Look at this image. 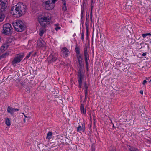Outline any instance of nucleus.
Listing matches in <instances>:
<instances>
[{
  "label": "nucleus",
  "instance_id": "obj_1",
  "mask_svg": "<svg viewBox=\"0 0 151 151\" xmlns=\"http://www.w3.org/2000/svg\"><path fill=\"white\" fill-rule=\"evenodd\" d=\"M27 8L23 3H19L11 8V14L16 17H19L25 14Z\"/></svg>",
  "mask_w": 151,
  "mask_h": 151
},
{
  "label": "nucleus",
  "instance_id": "obj_2",
  "mask_svg": "<svg viewBox=\"0 0 151 151\" xmlns=\"http://www.w3.org/2000/svg\"><path fill=\"white\" fill-rule=\"evenodd\" d=\"M13 25L15 30L18 32H22L25 30L26 26L20 20H18L13 23Z\"/></svg>",
  "mask_w": 151,
  "mask_h": 151
},
{
  "label": "nucleus",
  "instance_id": "obj_3",
  "mask_svg": "<svg viewBox=\"0 0 151 151\" xmlns=\"http://www.w3.org/2000/svg\"><path fill=\"white\" fill-rule=\"evenodd\" d=\"M50 18L48 16H39L37 19V20L40 25L44 28H45L48 24H50Z\"/></svg>",
  "mask_w": 151,
  "mask_h": 151
},
{
  "label": "nucleus",
  "instance_id": "obj_4",
  "mask_svg": "<svg viewBox=\"0 0 151 151\" xmlns=\"http://www.w3.org/2000/svg\"><path fill=\"white\" fill-rule=\"evenodd\" d=\"M3 34L8 35L12 34V28L10 24L8 23L4 24L3 25Z\"/></svg>",
  "mask_w": 151,
  "mask_h": 151
},
{
  "label": "nucleus",
  "instance_id": "obj_5",
  "mask_svg": "<svg viewBox=\"0 0 151 151\" xmlns=\"http://www.w3.org/2000/svg\"><path fill=\"white\" fill-rule=\"evenodd\" d=\"M23 54H19L17 55L14 58L12 62V65H14L20 63L24 57Z\"/></svg>",
  "mask_w": 151,
  "mask_h": 151
},
{
  "label": "nucleus",
  "instance_id": "obj_6",
  "mask_svg": "<svg viewBox=\"0 0 151 151\" xmlns=\"http://www.w3.org/2000/svg\"><path fill=\"white\" fill-rule=\"evenodd\" d=\"M77 59L78 61V65L79 69L78 70L83 71L84 68V63L83 61V59L81 55H76Z\"/></svg>",
  "mask_w": 151,
  "mask_h": 151
},
{
  "label": "nucleus",
  "instance_id": "obj_7",
  "mask_svg": "<svg viewBox=\"0 0 151 151\" xmlns=\"http://www.w3.org/2000/svg\"><path fill=\"white\" fill-rule=\"evenodd\" d=\"M7 0H0V11L4 12L6 9Z\"/></svg>",
  "mask_w": 151,
  "mask_h": 151
},
{
  "label": "nucleus",
  "instance_id": "obj_8",
  "mask_svg": "<svg viewBox=\"0 0 151 151\" xmlns=\"http://www.w3.org/2000/svg\"><path fill=\"white\" fill-rule=\"evenodd\" d=\"M87 46H86L84 48V55L85 63L86 64V69H88V60H89V55L87 51Z\"/></svg>",
  "mask_w": 151,
  "mask_h": 151
},
{
  "label": "nucleus",
  "instance_id": "obj_9",
  "mask_svg": "<svg viewBox=\"0 0 151 151\" xmlns=\"http://www.w3.org/2000/svg\"><path fill=\"white\" fill-rule=\"evenodd\" d=\"M45 8L47 10H52L54 7L55 5L51 2L43 4Z\"/></svg>",
  "mask_w": 151,
  "mask_h": 151
},
{
  "label": "nucleus",
  "instance_id": "obj_10",
  "mask_svg": "<svg viewBox=\"0 0 151 151\" xmlns=\"http://www.w3.org/2000/svg\"><path fill=\"white\" fill-rule=\"evenodd\" d=\"M57 58L52 54L50 55L47 59L49 63H51L52 62L55 61L57 60Z\"/></svg>",
  "mask_w": 151,
  "mask_h": 151
},
{
  "label": "nucleus",
  "instance_id": "obj_11",
  "mask_svg": "<svg viewBox=\"0 0 151 151\" xmlns=\"http://www.w3.org/2000/svg\"><path fill=\"white\" fill-rule=\"evenodd\" d=\"M37 45L38 47H45V43L42 38H40L37 40Z\"/></svg>",
  "mask_w": 151,
  "mask_h": 151
},
{
  "label": "nucleus",
  "instance_id": "obj_12",
  "mask_svg": "<svg viewBox=\"0 0 151 151\" xmlns=\"http://www.w3.org/2000/svg\"><path fill=\"white\" fill-rule=\"evenodd\" d=\"M83 71L78 70V78L79 81H83L84 77V75L82 72Z\"/></svg>",
  "mask_w": 151,
  "mask_h": 151
},
{
  "label": "nucleus",
  "instance_id": "obj_13",
  "mask_svg": "<svg viewBox=\"0 0 151 151\" xmlns=\"http://www.w3.org/2000/svg\"><path fill=\"white\" fill-rule=\"evenodd\" d=\"M19 110L18 109L13 108L9 106L7 107V112L12 115H13L15 111H17Z\"/></svg>",
  "mask_w": 151,
  "mask_h": 151
},
{
  "label": "nucleus",
  "instance_id": "obj_14",
  "mask_svg": "<svg viewBox=\"0 0 151 151\" xmlns=\"http://www.w3.org/2000/svg\"><path fill=\"white\" fill-rule=\"evenodd\" d=\"M9 45V43L7 42L3 44L1 47L0 49V52H3L6 50Z\"/></svg>",
  "mask_w": 151,
  "mask_h": 151
},
{
  "label": "nucleus",
  "instance_id": "obj_15",
  "mask_svg": "<svg viewBox=\"0 0 151 151\" xmlns=\"http://www.w3.org/2000/svg\"><path fill=\"white\" fill-rule=\"evenodd\" d=\"M85 130V123H83L82 124V126L79 125L78 127H77V131L78 132H80L81 131H82L84 132Z\"/></svg>",
  "mask_w": 151,
  "mask_h": 151
},
{
  "label": "nucleus",
  "instance_id": "obj_16",
  "mask_svg": "<svg viewBox=\"0 0 151 151\" xmlns=\"http://www.w3.org/2000/svg\"><path fill=\"white\" fill-rule=\"evenodd\" d=\"M62 53L63 55L65 57H67L68 56L69 50L66 48L64 47L62 49Z\"/></svg>",
  "mask_w": 151,
  "mask_h": 151
},
{
  "label": "nucleus",
  "instance_id": "obj_17",
  "mask_svg": "<svg viewBox=\"0 0 151 151\" xmlns=\"http://www.w3.org/2000/svg\"><path fill=\"white\" fill-rule=\"evenodd\" d=\"M81 111L82 114H86V112L85 109L84 108V105L81 104L80 106Z\"/></svg>",
  "mask_w": 151,
  "mask_h": 151
},
{
  "label": "nucleus",
  "instance_id": "obj_18",
  "mask_svg": "<svg viewBox=\"0 0 151 151\" xmlns=\"http://www.w3.org/2000/svg\"><path fill=\"white\" fill-rule=\"evenodd\" d=\"M39 31L40 32L39 35L40 36H42L43 35L45 31V29L44 27H43V28H42L40 29Z\"/></svg>",
  "mask_w": 151,
  "mask_h": 151
},
{
  "label": "nucleus",
  "instance_id": "obj_19",
  "mask_svg": "<svg viewBox=\"0 0 151 151\" xmlns=\"http://www.w3.org/2000/svg\"><path fill=\"white\" fill-rule=\"evenodd\" d=\"M9 53V52H6L5 53L1 55L0 56V60L2 58H5L6 56H8Z\"/></svg>",
  "mask_w": 151,
  "mask_h": 151
},
{
  "label": "nucleus",
  "instance_id": "obj_20",
  "mask_svg": "<svg viewBox=\"0 0 151 151\" xmlns=\"http://www.w3.org/2000/svg\"><path fill=\"white\" fill-rule=\"evenodd\" d=\"M5 17V16L3 13L0 12V22L3 21Z\"/></svg>",
  "mask_w": 151,
  "mask_h": 151
},
{
  "label": "nucleus",
  "instance_id": "obj_21",
  "mask_svg": "<svg viewBox=\"0 0 151 151\" xmlns=\"http://www.w3.org/2000/svg\"><path fill=\"white\" fill-rule=\"evenodd\" d=\"M129 147V148L130 151H139V150L138 149L135 147H131L130 146Z\"/></svg>",
  "mask_w": 151,
  "mask_h": 151
},
{
  "label": "nucleus",
  "instance_id": "obj_22",
  "mask_svg": "<svg viewBox=\"0 0 151 151\" xmlns=\"http://www.w3.org/2000/svg\"><path fill=\"white\" fill-rule=\"evenodd\" d=\"M5 123L8 126H9L11 125L10 120L9 118H7L5 119Z\"/></svg>",
  "mask_w": 151,
  "mask_h": 151
},
{
  "label": "nucleus",
  "instance_id": "obj_23",
  "mask_svg": "<svg viewBox=\"0 0 151 151\" xmlns=\"http://www.w3.org/2000/svg\"><path fill=\"white\" fill-rule=\"evenodd\" d=\"M63 1V5L62 7V10L64 11H65L67 10V7L66 6V3L65 2Z\"/></svg>",
  "mask_w": 151,
  "mask_h": 151
},
{
  "label": "nucleus",
  "instance_id": "obj_24",
  "mask_svg": "<svg viewBox=\"0 0 151 151\" xmlns=\"http://www.w3.org/2000/svg\"><path fill=\"white\" fill-rule=\"evenodd\" d=\"M52 134L51 132H48L47 134L46 137V138L49 139H50L52 136Z\"/></svg>",
  "mask_w": 151,
  "mask_h": 151
},
{
  "label": "nucleus",
  "instance_id": "obj_25",
  "mask_svg": "<svg viewBox=\"0 0 151 151\" xmlns=\"http://www.w3.org/2000/svg\"><path fill=\"white\" fill-rule=\"evenodd\" d=\"M75 50L76 51V53L77 54V55H80L79 54H80V49L78 47H76L75 48Z\"/></svg>",
  "mask_w": 151,
  "mask_h": 151
},
{
  "label": "nucleus",
  "instance_id": "obj_26",
  "mask_svg": "<svg viewBox=\"0 0 151 151\" xmlns=\"http://www.w3.org/2000/svg\"><path fill=\"white\" fill-rule=\"evenodd\" d=\"M89 85L88 84H87L86 83V82H85L84 83V87L85 88V90H88V87L89 86Z\"/></svg>",
  "mask_w": 151,
  "mask_h": 151
},
{
  "label": "nucleus",
  "instance_id": "obj_27",
  "mask_svg": "<svg viewBox=\"0 0 151 151\" xmlns=\"http://www.w3.org/2000/svg\"><path fill=\"white\" fill-rule=\"evenodd\" d=\"M85 25L86 27V29H87L88 28V26L89 24V21H88V19H87V18H86V21L85 22Z\"/></svg>",
  "mask_w": 151,
  "mask_h": 151
},
{
  "label": "nucleus",
  "instance_id": "obj_28",
  "mask_svg": "<svg viewBox=\"0 0 151 151\" xmlns=\"http://www.w3.org/2000/svg\"><path fill=\"white\" fill-rule=\"evenodd\" d=\"M142 37L145 38V37L147 35L149 36H151V34L150 33H146V34H143L142 35Z\"/></svg>",
  "mask_w": 151,
  "mask_h": 151
},
{
  "label": "nucleus",
  "instance_id": "obj_29",
  "mask_svg": "<svg viewBox=\"0 0 151 151\" xmlns=\"http://www.w3.org/2000/svg\"><path fill=\"white\" fill-rule=\"evenodd\" d=\"M51 0H42V4L51 2Z\"/></svg>",
  "mask_w": 151,
  "mask_h": 151
},
{
  "label": "nucleus",
  "instance_id": "obj_30",
  "mask_svg": "<svg viewBox=\"0 0 151 151\" xmlns=\"http://www.w3.org/2000/svg\"><path fill=\"white\" fill-rule=\"evenodd\" d=\"M85 10L81 9V19H82L83 17V14L85 12Z\"/></svg>",
  "mask_w": 151,
  "mask_h": 151
},
{
  "label": "nucleus",
  "instance_id": "obj_31",
  "mask_svg": "<svg viewBox=\"0 0 151 151\" xmlns=\"http://www.w3.org/2000/svg\"><path fill=\"white\" fill-rule=\"evenodd\" d=\"M33 52L31 51L29 53V54H28L25 57V59H27L28 58L31 56V55L32 53Z\"/></svg>",
  "mask_w": 151,
  "mask_h": 151
},
{
  "label": "nucleus",
  "instance_id": "obj_32",
  "mask_svg": "<svg viewBox=\"0 0 151 151\" xmlns=\"http://www.w3.org/2000/svg\"><path fill=\"white\" fill-rule=\"evenodd\" d=\"M58 24H56L55 26L56 27L55 28V29L57 31L58 30H59L60 29L61 27H60L58 26Z\"/></svg>",
  "mask_w": 151,
  "mask_h": 151
},
{
  "label": "nucleus",
  "instance_id": "obj_33",
  "mask_svg": "<svg viewBox=\"0 0 151 151\" xmlns=\"http://www.w3.org/2000/svg\"><path fill=\"white\" fill-rule=\"evenodd\" d=\"M81 39L83 41L84 39V32L82 31L81 33Z\"/></svg>",
  "mask_w": 151,
  "mask_h": 151
},
{
  "label": "nucleus",
  "instance_id": "obj_34",
  "mask_svg": "<svg viewBox=\"0 0 151 151\" xmlns=\"http://www.w3.org/2000/svg\"><path fill=\"white\" fill-rule=\"evenodd\" d=\"M86 8V4H85L84 3L83 6L82 7L81 9H83L84 10H85Z\"/></svg>",
  "mask_w": 151,
  "mask_h": 151
},
{
  "label": "nucleus",
  "instance_id": "obj_35",
  "mask_svg": "<svg viewBox=\"0 0 151 151\" xmlns=\"http://www.w3.org/2000/svg\"><path fill=\"white\" fill-rule=\"evenodd\" d=\"M57 0H51V1L52 3H53V4L54 5V4L56 2Z\"/></svg>",
  "mask_w": 151,
  "mask_h": 151
},
{
  "label": "nucleus",
  "instance_id": "obj_36",
  "mask_svg": "<svg viewBox=\"0 0 151 151\" xmlns=\"http://www.w3.org/2000/svg\"><path fill=\"white\" fill-rule=\"evenodd\" d=\"M87 94H88V90H85V96H87Z\"/></svg>",
  "mask_w": 151,
  "mask_h": 151
},
{
  "label": "nucleus",
  "instance_id": "obj_37",
  "mask_svg": "<svg viewBox=\"0 0 151 151\" xmlns=\"http://www.w3.org/2000/svg\"><path fill=\"white\" fill-rule=\"evenodd\" d=\"M147 82V81L146 80H144V81H143V85H145V83Z\"/></svg>",
  "mask_w": 151,
  "mask_h": 151
},
{
  "label": "nucleus",
  "instance_id": "obj_38",
  "mask_svg": "<svg viewBox=\"0 0 151 151\" xmlns=\"http://www.w3.org/2000/svg\"><path fill=\"white\" fill-rule=\"evenodd\" d=\"M78 81V83L79 84V85L81 86V85L82 84V82L81 81Z\"/></svg>",
  "mask_w": 151,
  "mask_h": 151
},
{
  "label": "nucleus",
  "instance_id": "obj_39",
  "mask_svg": "<svg viewBox=\"0 0 151 151\" xmlns=\"http://www.w3.org/2000/svg\"><path fill=\"white\" fill-rule=\"evenodd\" d=\"M87 97V96H85V99H84V101L85 102H86V101Z\"/></svg>",
  "mask_w": 151,
  "mask_h": 151
},
{
  "label": "nucleus",
  "instance_id": "obj_40",
  "mask_svg": "<svg viewBox=\"0 0 151 151\" xmlns=\"http://www.w3.org/2000/svg\"><path fill=\"white\" fill-rule=\"evenodd\" d=\"M142 55L143 56H145V55H146V53H143V54H142Z\"/></svg>",
  "mask_w": 151,
  "mask_h": 151
},
{
  "label": "nucleus",
  "instance_id": "obj_41",
  "mask_svg": "<svg viewBox=\"0 0 151 151\" xmlns=\"http://www.w3.org/2000/svg\"><path fill=\"white\" fill-rule=\"evenodd\" d=\"M140 93L141 94H143V92L142 91H140Z\"/></svg>",
  "mask_w": 151,
  "mask_h": 151
},
{
  "label": "nucleus",
  "instance_id": "obj_42",
  "mask_svg": "<svg viewBox=\"0 0 151 151\" xmlns=\"http://www.w3.org/2000/svg\"><path fill=\"white\" fill-rule=\"evenodd\" d=\"M92 12V9H91V13H90V16H91V17Z\"/></svg>",
  "mask_w": 151,
  "mask_h": 151
},
{
  "label": "nucleus",
  "instance_id": "obj_43",
  "mask_svg": "<svg viewBox=\"0 0 151 151\" xmlns=\"http://www.w3.org/2000/svg\"><path fill=\"white\" fill-rule=\"evenodd\" d=\"M96 122H94L93 123V124L94 125V126H95L96 125Z\"/></svg>",
  "mask_w": 151,
  "mask_h": 151
},
{
  "label": "nucleus",
  "instance_id": "obj_44",
  "mask_svg": "<svg viewBox=\"0 0 151 151\" xmlns=\"http://www.w3.org/2000/svg\"><path fill=\"white\" fill-rule=\"evenodd\" d=\"M36 54V53H35V54H34V55H32V56H35V55Z\"/></svg>",
  "mask_w": 151,
  "mask_h": 151
},
{
  "label": "nucleus",
  "instance_id": "obj_45",
  "mask_svg": "<svg viewBox=\"0 0 151 151\" xmlns=\"http://www.w3.org/2000/svg\"><path fill=\"white\" fill-rule=\"evenodd\" d=\"M145 44L147 46H148L149 45V44H148V43H146Z\"/></svg>",
  "mask_w": 151,
  "mask_h": 151
},
{
  "label": "nucleus",
  "instance_id": "obj_46",
  "mask_svg": "<svg viewBox=\"0 0 151 151\" xmlns=\"http://www.w3.org/2000/svg\"><path fill=\"white\" fill-rule=\"evenodd\" d=\"M88 30H87V37L88 36Z\"/></svg>",
  "mask_w": 151,
  "mask_h": 151
},
{
  "label": "nucleus",
  "instance_id": "obj_47",
  "mask_svg": "<svg viewBox=\"0 0 151 151\" xmlns=\"http://www.w3.org/2000/svg\"><path fill=\"white\" fill-rule=\"evenodd\" d=\"M110 151H115V150L114 149H113L111 150H110Z\"/></svg>",
  "mask_w": 151,
  "mask_h": 151
},
{
  "label": "nucleus",
  "instance_id": "obj_48",
  "mask_svg": "<svg viewBox=\"0 0 151 151\" xmlns=\"http://www.w3.org/2000/svg\"><path fill=\"white\" fill-rule=\"evenodd\" d=\"M78 87L79 88H81V85H79L78 86Z\"/></svg>",
  "mask_w": 151,
  "mask_h": 151
},
{
  "label": "nucleus",
  "instance_id": "obj_49",
  "mask_svg": "<svg viewBox=\"0 0 151 151\" xmlns=\"http://www.w3.org/2000/svg\"><path fill=\"white\" fill-rule=\"evenodd\" d=\"M150 44H151V40H150Z\"/></svg>",
  "mask_w": 151,
  "mask_h": 151
},
{
  "label": "nucleus",
  "instance_id": "obj_50",
  "mask_svg": "<svg viewBox=\"0 0 151 151\" xmlns=\"http://www.w3.org/2000/svg\"><path fill=\"white\" fill-rule=\"evenodd\" d=\"M25 119H24V122H25Z\"/></svg>",
  "mask_w": 151,
  "mask_h": 151
},
{
  "label": "nucleus",
  "instance_id": "obj_51",
  "mask_svg": "<svg viewBox=\"0 0 151 151\" xmlns=\"http://www.w3.org/2000/svg\"><path fill=\"white\" fill-rule=\"evenodd\" d=\"M148 46V48H149V45H148V46Z\"/></svg>",
  "mask_w": 151,
  "mask_h": 151
},
{
  "label": "nucleus",
  "instance_id": "obj_52",
  "mask_svg": "<svg viewBox=\"0 0 151 151\" xmlns=\"http://www.w3.org/2000/svg\"><path fill=\"white\" fill-rule=\"evenodd\" d=\"M151 81V79L150 81L149 82Z\"/></svg>",
  "mask_w": 151,
  "mask_h": 151
},
{
  "label": "nucleus",
  "instance_id": "obj_53",
  "mask_svg": "<svg viewBox=\"0 0 151 151\" xmlns=\"http://www.w3.org/2000/svg\"><path fill=\"white\" fill-rule=\"evenodd\" d=\"M25 116V118H26V117H27H27L26 116Z\"/></svg>",
  "mask_w": 151,
  "mask_h": 151
},
{
  "label": "nucleus",
  "instance_id": "obj_54",
  "mask_svg": "<svg viewBox=\"0 0 151 151\" xmlns=\"http://www.w3.org/2000/svg\"><path fill=\"white\" fill-rule=\"evenodd\" d=\"M114 127V125H113V127Z\"/></svg>",
  "mask_w": 151,
  "mask_h": 151
},
{
  "label": "nucleus",
  "instance_id": "obj_55",
  "mask_svg": "<svg viewBox=\"0 0 151 151\" xmlns=\"http://www.w3.org/2000/svg\"><path fill=\"white\" fill-rule=\"evenodd\" d=\"M91 127V125H90V128Z\"/></svg>",
  "mask_w": 151,
  "mask_h": 151
},
{
  "label": "nucleus",
  "instance_id": "obj_56",
  "mask_svg": "<svg viewBox=\"0 0 151 151\" xmlns=\"http://www.w3.org/2000/svg\"><path fill=\"white\" fill-rule=\"evenodd\" d=\"M150 21H151V19H150Z\"/></svg>",
  "mask_w": 151,
  "mask_h": 151
}]
</instances>
